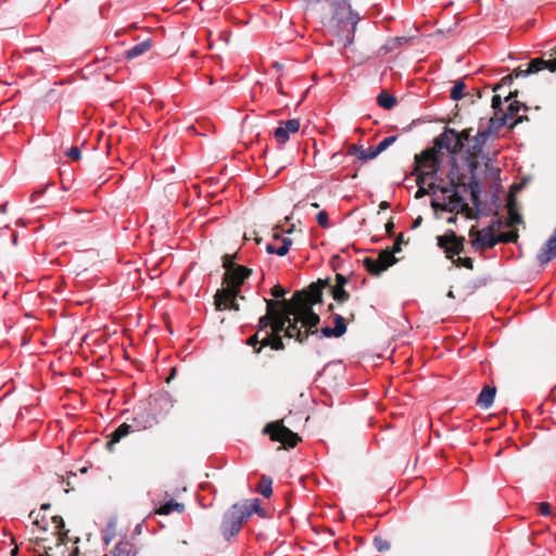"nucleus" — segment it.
<instances>
[{"instance_id": "864d4df0", "label": "nucleus", "mask_w": 556, "mask_h": 556, "mask_svg": "<svg viewBox=\"0 0 556 556\" xmlns=\"http://www.w3.org/2000/svg\"><path fill=\"white\" fill-rule=\"evenodd\" d=\"M426 194H428V190L424 186L420 185V181H418V190H417L415 197L417 199H419V198L425 197Z\"/></svg>"}, {"instance_id": "39448f33", "label": "nucleus", "mask_w": 556, "mask_h": 556, "mask_svg": "<svg viewBox=\"0 0 556 556\" xmlns=\"http://www.w3.org/2000/svg\"><path fill=\"white\" fill-rule=\"evenodd\" d=\"M245 520L244 514L239 508V504H235L227 510L220 523V532L223 536L229 541L241 530L242 522Z\"/></svg>"}, {"instance_id": "f3484780", "label": "nucleus", "mask_w": 556, "mask_h": 556, "mask_svg": "<svg viewBox=\"0 0 556 556\" xmlns=\"http://www.w3.org/2000/svg\"><path fill=\"white\" fill-rule=\"evenodd\" d=\"M299 317L290 316L289 323L286 325L285 336L288 338H295V340L300 343H303L309 336L308 331H302L303 327H299Z\"/></svg>"}, {"instance_id": "4468645a", "label": "nucleus", "mask_w": 556, "mask_h": 556, "mask_svg": "<svg viewBox=\"0 0 556 556\" xmlns=\"http://www.w3.org/2000/svg\"><path fill=\"white\" fill-rule=\"evenodd\" d=\"M283 303L286 305V309L281 311L279 307H276L271 319L269 332L273 336L280 334L281 332L285 333L286 325L289 323L290 316H293V314H290V304H288L286 301Z\"/></svg>"}, {"instance_id": "09e8293b", "label": "nucleus", "mask_w": 556, "mask_h": 556, "mask_svg": "<svg viewBox=\"0 0 556 556\" xmlns=\"http://www.w3.org/2000/svg\"><path fill=\"white\" fill-rule=\"evenodd\" d=\"M320 333H321V337H326V338H331V337L340 338L338 336V333L336 332L334 328H330V327H323L320 329Z\"/></svg>"}, {"instance_id": "69168bd1", "label": "nucleus", "mask_w": 556, "mask_h": 556, "mask_svg": "<svg viewBox=\"0 0 556 556\" xmlns=\"http://www.w3.org/2000/svg\"><path fill=\"white\" fill-rule=\"evenodd\" d=\"M517 97V91L515 92H509V94L505 98L506 101H509L511 100L513 98Z\"/></svg>"}, {"instance_id": "3c124183", "label": "nucleus", "mask_w": 556, "mask_h": 556, "mask_svg": "<svg viewBox=\"0 0 556 556\" xmlns=\"http://www.w3.org/2000/svg\"><path fill=\"white\" fill-rule=\"evenodd\" d=\"M511 83H513V75H507V76L503 77L501 80V84H497L492 90L496 91L503 85H510Z\"/></svg>"}, {"instance_id": "7c9ffc66", "label": "nucleus", "mask_w": 556, "mask_h": 556, "mask_svg": "<svg viewBox=\"0 0 556 556\" xmlns=\"http://www.w3.org/2000/svg\"><path fill=\"white\" fill-rule=\"evenodd\" d=\"M134 546L129 542H119L112 552V556H135Z\"/></svg>"}, {"instance_id": "774afa93", "label": "nucleus", "mask_w": 556, "mask_h": 556, "mask_svg": "<svg viewBox=\"0 0 556 556\" xmlns=\"http://www.w3.org/2000/svg\"><path fill=\"white\" fill-rule=\"evenodd\" d=\"M17 552H18V549H17V548L12 549V552H11V556H16V555H17Z\"/></svg>"}, {"instance_id": "6e6d98bb", "label": "nucleus", "mask_w": 556, "mask_h": 556, "mask_svg": "<svg viewBox=\"0 0 556 556\" xmlns=\"http://www.w3.org/2000/svg\"><path fill=\"white\" fill-rule=\"evenodd\" d=\"M386 231L389 236H392L393 232H394V223L392 220H389L387 224H386Z\"/></svg>"}, {"instance_id": "4d7b16f0", "label": "nucleus", "mask_w": 556, "mask_h": 556, "mask_svg": "<svg viewBox=\"0 0 556 556\" xmlns=\"http://www.w3.org/2000/svg\"><path fill=\"white\" fill-rule=\"evenodd\" d=\"M53 522L56 525V528H59V529H63L64 528V521H63L62 517L54 516L53 517Z\"/></svg>"}, {"instance_id": "6ab92c4d", "label": "nucleus", "mask_w": 556, "mask_h": 556, "mask_svg": "<svg viewBox=\"0 0 556 556\" xmlns=\"http://www.w3.org/2000/svg\"><path fill=\"white\" fill-rule=\"evenodd\" d=\"M265 302H266L267 313H266V315L262 316L258 319V330H257L258 332H264V334H266V331H269L267 328L270 327L275 309H276V307H279L281 304L278 301L267 300V299H265Z\"/></svg>"}, {"instance_id": "412c9836", "label": "nucleus", "mask_w": 556, "mask_h": 556, "mask_svg": "<svg viewBox=\"0 0 556 556\" xmlns=\"http://www.w3.org/2000/svg\"><path fill=\"white\" fill-rule=\"evenodd\" d=\"M505 125H508V114H503L500 117L495 115L489 118L485 125L483 124V130H490V136L494 137L497 136L500 129Z\"/></svg>"}, {"instance_id": "0e129e2a", "label": "nucleus", "mask_w": 556, "mask_h": 556, "mask_svg": "<svg viewBox=\"0 0 556 556\" xmlns=\"http://www.w3.org/2000/svg\"><path fill=\"white\" fill-rule=\"evenodd\" d=\"M421 222H422V218H421L420 216H419V217H417V218L414 220V223H413V228L418 227V226L421 224Z\"/></svg>"}, {"instance_id": "a211bd4d", "label": "nucleus", "mask_w": 556, "mask_h": 556, "mask_svg": "<svg viewBox=\"0 0 556 556\" xmlns=\"http://www.w3.org/2000/svg\"><path fill=\"white\" fill-rule=\"evenodd\" d=\"M448 191H453V194L445 197L444 202L442 204L435 202L434 200L431 202L433 208H441L444 211L453 212L455 208H457L462 202V197L458 195V192L455 187L452 188V190L445 188L443 189V192L446 193Z\"/></svg>"}, {"instance_id": "bb28decb", "label": "nucleus", "mask_w": 556, "mask_h": 556, "mask_svg": "<svg viewBox=\"0 0 556 556\" xmlns=\"http://www.w3.org/2000/svg\"><path fill=\"white\" fill-rule=\"evenodd\" d=\"M185 509V505L182 503H178L175 500H170L166 502L165 504L161 505L159 508L154 510V514L157 515H168L173 513L174 510L178 513H182Z\"/></svg>"}, {"instance_id": "052dcab7", "label": "nucleus", "mask_w": 556, "mask_h": 556, "mask_svg": "<svg viewBox=\"0 0 556 556\" xmlns=\"http://www.w3.org/2000/svg\"><path fill=\"white\" fill-rule=\"evenodd\" d=\"M112 536H113V535H112V534H110V533H105V534L103 535V542H104V544H105V545H109V544H110V542H111V540H112Z\"/></svg>"}, {"instance_id": "aec40b11", "label": "nucleus", "mask_w": 556, "mask_h": 556, "mask_svg": "<svg viewBox=\"0 0 556 556\" xmlns=\"http://www.w3.org/2000/svg\"><path fill=\"white\" fill-rule=\"evenodd\" d=\"M274 240H280L281 243L279 247H276L273 243H268L266 245V252L269 254H277L279 256H285L292 245V240L289 237H281L279 233L275 232L273 235Z\"/></svg>"}, {"instance_id": "c03bdc74", "label": "nucleus", "mask_w": 556, "mask_h": 556, "mask_svg": "<svg viewBox=\"0 0 556 556\" xmlns=\"http://www.w3.org/2000/svg\"><path fill=\"white\" fill-rule=\"evenodd\" d=\"M469 187H470V191H471V198H472V202L476 203L477 200H478V194H479V184L476 181V180H472L470 184H469Z\"/></svg>"}, {"instance_id": "58836bf2", "label": "nucleus", "mask_w": 556, "mask_h": 556, "mask_svg": "<svg viewBox=\"0 0 556 556\" xmlns=\"http://www.w3.org/2000/svg\"><path fill=\"white\" fill-rule=\"evenodd\" d=\"M503 227V222L497 218L491 222L489 226H486L484 229L489 232L495 233L497 230H500Z\"/></svg>"}, {"instance_id": "473e14b6", "label": "nucleus", "mask_w": 556, "mask_h": 556, "mask_svg": "<svg viewBox=\"0 0 556 556\" xmlns=\"http://www.w3.org/2000/svg\"><path fill=\"white\" fill-rule=\"evenodd\" d=\"M329 288L331 290L333 300L337 301L338 303H344L350 299V294L348 291H345L344 288L332 286H329Z\"/></svg>"}, {"instance_id": "680f3d73", "label": "nucleus", "mask_w": 556, "mask_h": 556, "mask_svg": "<svg viewBox=\"0 0 556 556\" xmlns=\"http://www.w3.org/2000/svg\"><path fill=\"white\" fill-rule=\"evenodd\" d=\"M526 117L519 116L511 124H509V128H513L516 124L521 123Z\"/></svg>"}, {"instance_id": "a18cd8bd", "label": "nucleus", "mask_w": 556, "mask_h": 556, "mask_svg": "<svg viewBox=\"0 0 556 556\" xmlns=\"http://www.w3.org/2000/svg\"><path fill=\"white\" fill-rule=\"evenodd\" d=\"M270 294L276 299H280L285 296L286 290L281 286L277 285L271 288Z\"/></svg>"}, {"instance_id": "9b49d317", "label": "nucleus", "mask_w": 556, "mask_h": 556, "mask_svg": "<svg viewBox=\"0 0 556 556\" xmlns=\"http://www.w3.org/2000/svg\"><path fill=\"white\" fill-rule=\"evenodd\" d=\"M157 422V416L150 405L139 406L132 418L134 430L137 431L150 429Z\"/></svg>"}, {"instance_id": "b1692460", "label": "nucleus", "mask_w": 556, "mask_h": 556, "mask_svg": "<svg viewBox=\"0 0 556 556\" xmlns=\"http://www.w3.org/2000/svg\"><path fill=\"white\" fill-rule=\"evenodd\" d=\"M152 47V39L147 38L143 41L135 45L130 49L125 51V58L128 60L138 58L139 55H142L147 51H149Z\"/></svg>"}, {"instance_id": "dca6fc26", "label": "nucleus", "mask_w": 556, "mask_h": 556, "mask_svg": "<svg viewBox=\"0 0 556 556\" xmlns=\"http://www.w3.org/2000/svg\"><path fill=\"white\" fill-rule=\"evenodd\" d=\"M556 257V229L546 243L541 248L536 258L541 265L549 263Z\"/></svg>"}, {"instance_id": "e433bc0d", "label": "nucleus", "mask_w": 556, "mask_h": 556, "mask_svg": "<svg viewBox=\"0 0 556 556\" xmlns=\"http://www.w3.org/2000/svg\"><path fill=\"white\" fill-rule=\"evenodd\" d=\"M374 546L376 547V549L378 552H386V551H389L391 547L389 541H387L386 539H382L380 536H376L374 539Z\"/></svg>"}, {"instance_id": "1a4fd4ad", "label": "nucleus", "mask_w": 556, "mask_h": 556, "mask_svg": "<svg viewBox=\"0 0 556 556\" xmlns=\"http://www.w3.org/2000/svg\"><path fill=\"white\" fill-rule=\"evenodd\" d=\"M396 263V257L390 250H383L379 253L377 258L366 257L364 260L365 268L371 275H380L382 271L387 270L390 266Z\"/></svg>"}, {"instance_id": "f03ea898", "label": "nucleus", "mask_w": 556, "mask_h": 556, "mask_svg": "<svg viewBox=\"0 0 556 556\" xmlns=\"http://www.w3.org/2000/svg\"><path fill=\"white\" fill-rule=\"evenodd\" d=\"M327 283L318 280L312 283L307 289L296 291L290 303V314L299 317L301 320V327L305 328L304 331H308L309 334L317 333L318 330H312L316 328L320 321L319 315L313 311V305L321 303L323 301V289Z\"/></svg>"}, {"instance_id": "de8ad7c7", "label": "nucleus", "mask_w": 556, "mask_h": 556, "mask_svg": "<svg viewBox=\"0 0 556 556\" xmlns=\"http://www.w3.org/2000/svg\"><path fill=\"white\" fill-rule=\"evenodd\" d=\"M492 108L495 111V114L497 112H502V98L498 94H494L492 98Z\"/></svg>"}, {"instance_id": "a878e982", "label": "nucleus", "mask_w": 556, "mask_h": 556, "mask_svg": "<svg viewBox=\"0 0 556 556\" xmlns=\"http://www.w3.org/2000/svg\"><path fill=\"white\" fill-rule=\"evenodd\" d=\"M466 85L463 80L455 81L454 86L451 89V99L454 101H458L465 97H468L471 102H473V94L470 92L465 93Z\"/></svg>"}, {"instance_id": "c756f323", "label": "nucleus", "mask_w": 556, "mask_h": 556, "mask_svg": "<svg viewBox=\"0 0 556 556\" xmlns=\"http://www.w3.org/2000/svg\"><path fill=\"white\" fill-rule=\"evenodd\" d=\"M239 508H241L245 519L249 518L253 513L263 515V509L260 507L257 498H255L252 503L245 502L243 504H239Z\"/></svg>"}, {"instance_id": "bf43d9fd", "label": "nucleus", "mask_w": 556, "mask_h": 556, "mask_svg": "<svg viewBox=\"0 0 556 556\" xmlns=\"http://www.w3.org/2000/svg\"><path fill=\"white\" fill-rule=\"evenodd\" d=\"M514 75H515L516 77H526V76H528L529 74H526V70H520V68H518V70H515Z\"/></svg>"}, {"instance_id": "2eb2a0df", "label": "nucleus", "mask_w": 556, "mask_h": 556, "mask_svg": "<svg viewBox=\"0 0 556 556\" xmlns=\"http://www.w3.org/2000/svg\"><path fill=\"white\" fill-rule=\"evenodd\" d=\"M416 163L427 170L425 174H435L440 166L438 151L425 150L420 155H416Z\"/></svg>"}, {"instance_id": "2f4dec72", "label": "nucleus", "mask_w": 556, "mask_h": 556, "mask_svg": "<svg viewBox=\"0 0 556 556\" xmlns=\"http://www.w3.org/2000/svg\"><path fill=\"white\" fill-rule=\"evenodd\" d=\"M545 67H546V61L541 58H536V59L531 60L528 63V68L526 70V74H535L542 70H545Z\"/></svg>"}, {"instance_id": "0eeeda50", "label": "nucleus", "mask_w": 556, "mask_h": 556, "mask_svg": "<svg viewBox=\"0 0 556 556\" xmlns=\"http://www.w3.org/2000/svg\"><path fill=\"white\" fill-rule=\"evenodd\" d=\"M396 139L397 136L386 137L377 146H374L368 150L363 149V147L352 144L349 148V154L355 155L357 159L362 161H369L377 157L380 153H382L386 149L393 144L396 141Z\"/></svg>"}, {"instance_id": "13d9d810", "label": "nucleus", "mask_w": 556, "mask_h": 556, "mask_svg": "<svg viewBox=\"0 0 556 556\" xmlns=\"http://www.w3.org/2000/svg\"><path fill=\"white\" fill-rule=\"evenodd\" d=\"M498 236L503 238L501 242L507 243L513 241V236H510L509 233H500Z\"/></svg>"}, {"instance_id": "72a5a7b5", "label": "nucleus", "mask_w": 556, "mask_h": 556, "mask_svg": "<svg viewBox=\"0 0 556 556\" xmlns=\"http://www.w3.org/2000/svg\"><path fill=\"white\" fill-rule=\"evenodd\" d=\"M333 324L336 332L338 333L339 337H342L346 332V325L344 318L339 314H334Z\"/></svg>"}, {"instance_id": "8fccbe9b", "label": "nucleus", "mask_w": 556, "mask_h": 556, "mask_svg": "<svg viewBox=\"0 0 556 556\" xmlns=\"http://www.w3.org/2000/svg\"><path fill=\"white\" fill-rule=\"evenodd\" d=\"M403 238H404L403 233H400L399 237L396 238L394 245H393V250L391 251L393 253V255L395 253L401 252V250H402L401 245L403 243Z\"/></svg>"}, {"instance_id": "4be33fe9", "label": "nucleus", "mask_w": 556, "mask_h": 556, "mask_svg": "<svg viewBox=\"0 0 556 556\" xmlns=\"http://www.w3.org/2000/svg\"><path fill=\"white\" fill-rule=\"evenodd\" d=\"M134 429L132 425L122 424L117 427L111 434L110 440L106 443V447L112 451L113 446L119 442L124 437L128 435L130 431Z\"/></svg>"}, {"instance_id": "20e7f679", "label": "nucleus", "mask_w": 556, "mask_h": 556, "mask_svg": "<svg viewBox=\"0 0 556 556\" xmlns=\"http://www.w3.org/2000/svg\"><path fill=\"white\" fill-rule=\"evenodd\" d=\"M437 240L439 248L444 251L446 257L452 260L457 267L473 268L472 258L460 256L454 258L455 255H459L464 251V237H458L453 230H450L443 236H438Z\"/></svg>"}, {"instance_id": "6e6552de", "label": "nucleus", "mask_w": 556, "mask_h": 556, "mask_svg": "<svg viewBox=\"0 0 556 556\" xmlns=\"http://www.w3.org/2000/svg\"><path fill=\"white\" fill-rule=\"evenodd\" d=\"M469 237L473 238L471 245L476 251L492 249L503 240V238L496 236V233L489 232L485 229L477 230L475 226L470 228Z\"/></svg>"}, {"instance_id": "5701e85b", "label": "nucleus", "mask_w": 556, "mask_h": 556, "mask_svg": "<svg viewBox=\"0 0 556 556\" xmlns=\"http://www.w3.org/2000/svg\"><path fill=\"white\" fill-rule=\"evenodd\" d=\"M496 389L495 387L484 386V388L481 390L480 394L477 399V405L481 408H489L495 397Z\"/></svg>"}, {"instance_id": "7ed1b4c3", "label": "nucleus", "mask_w": 556, "mask_h": 556, "mask_svg": "<svg viewBox=\"0 0 556 556\" xmlns=\"http://www.w3.org/2000/svg\"><path fill=\"white\" fill-rule=\"evenodd\" d=\"M250 275L251 270L242 265L230 269L228 268V273H225L223 277L224 287L215 294L216 309L239 311L237 298L241 292L243 282Z\"/></svg>"}, {"instance_id": "79ce46f5", "label": "nucleus", "mask_w": 556, "mask_h": 556, "mask_svg": "<svg viewBox=\"0 0 556 556\" xmlns=\"http://www.w3.org/2000/svg\"><path fill=\"white\" fill-rule=\"evenodd\" d=\"M472 128L464 129L463 131L458 132L459 141L463 144V148L465 147V142H468L471 137Z\"/></svg>"}, {"instance_id": "49530a36", "label": "nucleus", "mask_w": 556, "mask_h": 556, "mask_svg": "<svg viewBox=\"0 0 556 556\" xmlns=\"http://www.w3.org/2000/svg\"><path fill=\"white\" fill-rule=\"evenodd\" d=\"M522 220V217L520 214H518L517 212L510 210L509 211V223L508 225L511 226V225H515V224H520Z\"/></svg>"}, {"instance_id": "603ef678", "label": "nucleus", "mask_w": 556, "mask_h": 556, "mask_svg": "<svg viewBox=\"0 0 556 556\" xmlns=\"http://www.w3.org/2000/svg\"><path fill=\"white\" fill-rule=\"evenodd\" d=\"M336 282H337V283H336V286H334V287H342V288H344V286H345V285H346V282H348V278H346L344 275H342V274H337V276H336Z\"/></svg>"}, {"instance_id": "4c0bfd02", "label": "nucleus", "mask_w": 556, "mask_h": 556, "mask_svg": "<svg viewBox=\"0 0 556 556\" xmlns=\"http://www.w3.org/2000/svg\"><path fill=\"white\" fill-rule=\"evenodd\" d=\"M316 220H317L319 226H321L324 228L329 227V218H328V213L326 211H320L316 215Z\"/></svg>"}, {"instance_id": "338daca9", "label": "nucleus", "mask_w": 556, "mask_h": 556, "mask_svg": "<svg viewBox=\"0 0 556 556\" xmlns=\"http://www.w3.org/2000/svg\"><path fill=\"white\" fill-rule=\"evenodd\" d=\"M420 181V185L424 186L425 184V175H421L417 178V182Z\"/></svg>"}, {"instance_id": "f704fd0d", "label": "nucleus", "mask_w": 556, "mask_h": 556, "mask_svg": "<svg viewBox=\"0 0 556 556\" xmlns=\"http://www.w3.org/2000/svg\"><path fill=\"white\" fill-rule=\"evenodd\" d=\"M521 109L527 111L528 106L517 100L510 102L507 112L505 113L508 114V121L511 119Z\"/></svg>"}, {"instance_id": "37998d69", "label": "nucleus", "mask_w": 556, "mask_h": 556, "mask_svg": "<svg viewBox=\"0 0 556 556\" xmlns=\"http://www.w3.org/2000/svg\"><path fill=\"white\" fill-rule=\"evenodd\" d=\"M539 511L542 516H549L552 514L551 504L547 502H541L539 504Z\"/></svg>"}, {"instance_id": "f257e3e1", "label": "nucleus", "mask_w": 556, "mask_h": 556, "mask_svg": "<svg viewBox=\"0 0 556 556\" xmlns=\"http://www.w3.org/2000/svg\"><path fill=\"white\" fill-rule=\"evenodd\" d=\"M307 7H317L327 4L330 9L331 17L329 28L333 36L343 41L344 46H350L354 41L357 24L361 16L353 11L349 0H305Z\"/></svg>"}, {"instance_id": "5fc2aeb1", "label": "nucleus", "mask_w": 556, "mask_h": 556, "mask_svg": "<svg viewBox=\"0 0 556 556\" xmlns=\"http://www.w3.org/2000/svg\"><path fill=\"white\" fill-rule=\"evenodd\" d=\"M545 68L551 71V72H555L556 71V59L555 60L546 61V67Z\"/></svg>"}, {"instance_id": "423d86ee", "label": "nucleus", "mask_w": 556, "mask_h": 556, "mask_svg": "<svg viewBox=\"0 0 556 556\" xmlns=\"http://www.w3.org/2000/svg\"><path fill=\"white\" fill-rule=\"evenodd\" d=\"M264 433L269 434L273 441L280 442L286 447H294L300 441V437L285 427L281 421L267 424Z\"/></svg>"}, {"instance_id": "ddd939ff", "label": "nucleus", "mask_w": 556, "mask_h": 556, "mask_svg": "<svg viewBox=\"0 0 556 556\" xmlns=\"http://www.w3.org/2000/svg\"><path fill=\"white\" fill-rule=\"evenodd\" d=\"M299 129V119L292 118L286 122H280L279 126L274 131V138L279 146H282L289 140L290 134H295Z\"/></svg>"}, {"instance_id": "c9c22d12", "label": "nucleus", "mask_w": 556, "mask_h": 556, "mask_svg": "<svg viewBox=\"0 0 556 556\" xmlns=\"http://www.w3.org/2000/svg\"><path fill=\"white\" fill-rule=\"evenodd\" d=\"M261 332H256L254 336L250 337L247 341V344L254 348L255 353H260L262 350V339H258Z\"/></svg>"}, {"instance_id": "e2e57ef3", "label": "nucleus", "mask_w": 556, "mask_h": 556, "mask_svg": "<svg viewBox=\"0 0 556 556\" xmlns=\"http://www.w3.org/2000/svg\"><path fill=\"white\" fill-rule=\"evenodd\" d=\"M389 207H390V204H389V202H387V201H382V202H380V204H379V208H380V210H387V208H389Z\"/></svg>"}, {"instance_id": "cd10ccee", "label": "nucleus", "mask_w": 556, "mask_h": 556, "mask_svg": "<svg viewBox=\"0 0 556 556\" xmlns=\"http://www.w3.org/2000/svg\"><path fill=\"white\" fill-rule=\"evenodd\" d=\"M273 480L270 477L263 475L257 485V492L268 498L273 494Z\"/></svg>"}, {"instance_id": "c85d7f7f", "label": "nucleus", "mask_w": 556, "mask_h": 556, "mask_svg": "<svg viewBox=\"0 0 556 556\" xmlns=\"http://www.w3.org/2000/svg\"><path fill=\"white\" fill-rule=\"evenodd\" d=\"M377 102H378L379 106H381L382 109L391 110L395 106L397 101L394 96L388 93L387 91H382L377 97Z\"/></svg>"}, {"instance_id": "f8f14e48", "label": "nucleus", "mask_w": 556, "mask_h": 556, "mask_svg": "<svg viewBox=\"0 0 556 556\" xmlns=\"http://www.w3.org/2000/svg\"><path fill=\"white\" fill-rule=\"evenodd\" d=\"M490 130H483V121L481 119L478 132L472 138V143L468 147L467 153L471 159H479L482 156L483 148L490 138Z\"/></svg>"}, {"instance_id": "9d476101", "label": "nucleus", "mask_w": 556, "mask_h": 556, "mask_svg": "<svg viewBox=\"0 0 556 556\" xmlns=\"http://www.w3.org/2000/svg\"><path fill=\"white\" fill-rule=\"evenodd\" d=\"M434 144L439 149H445L451 154H457L463 150L458 131L448 127L434 139Z\"/></svg>"}, {"instance_id": "ea45409f", "label": "nucleus", "mask_w": 556, "mask_h": 556, "mask_svg": "<svg viewBox=\"0 0 556 556\" xmlns=\"http://www.w3.org/2000/svg\"><path fill=\"white\" fill-rule=\"evenodd\" d=\"M233 258H235V255H229V254H226L223 257V266L225 267L226 273H228V268L230 269V268H235L238 266L235 264Z\"/></svg>"}, {"instance_id": "393cba45", "label": "nucleus", "mask_w": 556, "mask_h": 556, "mask_svg": "<svg viewBox=\"0 0 556 556\" xmlns=\"http://www.w3.org/2000/svg\"><path fill=\"white\" fill-rule=\"evenodd\" d=\"M262 346H270L273 350L281 351L285 349V344L280 334L273 336L269 331L262 338Z\"/></svg>"}, {"instance_id": "a19ab883", "label": "nucleus", "mask_w": 556, "mask_h": 556, "mask_svg": "<svg viewBox=\"0 0 556 556\" xmlns=\"http://www.w3.org/2000/svg\"><path fill=\"white\" fill-rule=\"evenodd\" d=\"M66 155L73 161H78L81 156V152L78 147H72L67 150Z\"/></svg>"}]
</instances>
